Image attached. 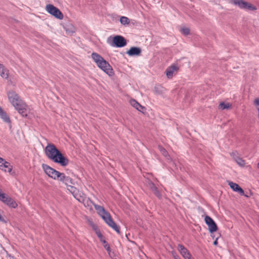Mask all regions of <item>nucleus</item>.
<instances>
[{
  "instance_id": "obj_1",
  "label": "nucleus",
  "mask_w": 259,
  "mask_h": 259,
  "mask_svg": "<svg viewBox=\"0 0 259 259\" xmlns=\"http://www.w3.org/2000/svg\"><path fill=\"white\" fill-rule=\"evenodd\" d=\"M70 193L78 201L82 202L84 206L89 209H91L92 205H94L95 209L98 214L102 218L105 222L111 228L114 230L118 234H120L119 227L112 220L110 214L102 206L95 204L89 198L86 197L85 195L76 188L70 187Z\"/></svg>"
},
{
  "instance_id": "obj_2",
  "label": "nucleus",
  "mask_w": 259,
  "mask_h": 259,
  "mask_svg": "<svg viewBox=\"0 0 259 259\" xmlns=\"http://www.w3.org/2000/svg\"><path fill=\"white\" fill-rule=\"evenodd\" d=\"M8 98L9 102L23 116L27 117L31 113V109L20 98L19 96L14 91L8 93Z\"/></svg>"
},
{
  "instance_id": "obj_3",
  "label": "nucleus",
  "mask_w": 259,
  "mask_h": 259,
  "mask_svg": "<svg viewBox=\"0 0 259 259\" xmlns=\"http://www.w3.org/2000/svg\"><path fill=\"white\" fill-rule=\"evenodd\" d=\"M45 152L48 158L53 162L59 163L62 166H66L68 164V159L63 156L54 144H48L45 148Z\"/></svg>"
},
{
  "instance_id": "obj_4",
  "label": "nucleus",
  "mask_w": 259,
  "mask_h": 259,
  "mask_svg": "<svg viewBox=\"0 0 259 259\" xmlns=\"http://www.w3.org/2000/svg\"><path fill=\"white\" fill-rule=\"evenodd\" d=\"M91 56L99 68L109 76L113 75L111 66L101 55L97 53H93Z\"/></svg>"
},
{
  "instance_id": "obj_5",
  "label": "nucleus",
  "mask_w": 259,
  "mask_h": 259,
  "mask_svg": "<svg viewBox=\"0 0 259 259\" xmlns=\"http://www.w3.org/2000/svg\"><path fill=\"white\" fill-rule=\"evenodd\" d=\"M42 168L45 171V174L50 178L54 180H59L62 172L56 170L53 168L50 167L46 164H42Z\"/></svg>"
},
{
  "instance_id": "obj_6",
  "label": "nucleus",
  "mask_w": 259,
  "mask_h": 259,
  "mask_svg": "<svg viewBox=\"0 0 259 259\" xmlns=\"http://www.w3.org/2000/svg\"><path fill=\"white\" fill-rule=\"evenodd\" d=\"M231 1L232 4L237 6L240 9L250 11H253L256 9L253 5L243 0H231Z\"/></svg>"
},
{
  "instance_id": "obj_7",
  "label": "nucleus",
  "mask_w": 259,
  "mask_h": 259,
  "mask_svg": "<svg viewBox=\"0 0 259 259\" xmlns=\"http://www.w3.org/2000/svg\"><path fill=\"white\" fill-rule=\"evenodd\" d=\"M46 11L59 19H62L63 15L61 12L56 7L52 5H47L46 7Z\"/></svg>"
},
{
  "instance_id": "obj_8",
  "label": "nucleus",
  "mask_w": 259,
  "mask_h": 259,
  "mask_svg": "<svg viewBox=\"0 0 259 259\" xmlns=\"http://www.w3.org/2000/svg\"><path fill=\"white\" fill-rule=\"evenodd\" d=\"M59 181L62 182L67 186V189L70 192L69 187L75 188V187L71 185L74 184L73 180L68 176H66L64 173H61L60 177L59 179Z\"/></svg>"
},
{
  "instance_id": "obj_9",
  "label": "nucleus",
  "mask_w": 259,
  "mask_h": 259,
  "mask_svg": "<svg viewBox=\"0 0 259 259\" xmlns=\"http://www.w3.org/2000/svg\"><path fill=\"white\" fill-rule=\"evenodd\" d=\"M204 221L210 233L215 232L217 230L218 227L215 223L210 217L206 215L204 218Z\"/></svg>"
},
{
  "instance_id": "obj_10",
  "label": "nucleus",
  "mask_w": 259,
  "mask_h": 259,
  "mask_svg": "<svg viewBox=\"0 0 259 259\" xmlns=\"http://www.w3.org/2000/svg\"><path fill=\"white\" fill-rule=\"evenodd\" d=\"M113 45L118 48H121L125 46L126 45V40L123 37L120 35H116L113 38L112 40Z\"/></svg>"
},
{
  "instance_id": "obj_11",
  "label": "nucleus",
  "mask_w": 259,
  "mask_h": 259,
  "mask_svg": "<svg viewBox=\"0 0 259 259\" xmlns=\"http://www.w3.org/2000/svg\"><path fill=\"white\" fill-rule=\"evenodd\" d=\"M178 249L185 259H194L190 252L183 245L179 244Z\"/></svg>"
},
{
  "instance_id": "obj_12",
  "label": "nucleus",
  "mask_w": 259,
  "mask_h": 259,
  "mask_svg": "<svg viewBox=\"0 0 259 259\" xmlns=\"http://www.w3.org/2000/svg\"><path fill=\"white\" fill-rule=\"evenodd\" d=\"M228 184L234 191L238 192L241 195H244L243 190L237 184L229 182Z\"/></svg>"
},
{
  "instance_id": "obj_13",
  "label": "nucleus",
  "mask_w": 259,
  "mask_h": 259,
  "mask_svg": "<svg viewBox=\"0 0 259 259\" xmlns=\"http://www.w3.org/2000/svg\"><path fill=\"white\" fill-rule=\"evenodd\" d=\"M9 72L8 69L6 68L3 64H0V76L5 79H7L9 81Z\"/></svg>"
},
{
  "instance_id": "obj_14",
  "label": "nucleus",
  "mask_w": 259,
  "mask_h": 259,
  "mask_svg": "<svg viewBox=\"0 0 259 259\" xmlns=\"http://www.w3.org/2000/svg\"><path fill=\"white\" fill-rule=\"evenodd\" d=\"M141 52V50L138 47H132L127 52V54L130 56H139Z\"/></svg>"
},
{
  "instance_id": "obj_15",
  "label": "nucleus",
  "mask_w": 259,
  "mask_h": 259,
  "mask_svg": "<svg viewBox=\"0 0 259 259\" xmlns=\"http://www.w3.org/2000/svg\"><path fill=\"white\" fill-rule=\"evenodd\" d=\"M178 68L176 65H172L166 69V74L168 78H172L174 74L176 72Z\"/></svg>"
},
{
  "instance_id": "obj_16",
  "label": "nucleus",
  "mask_w": 259,
  "mask_h": 259,
  "mask_svg": "<svg viewBox=\"0 0 259 259\" xmlns=\"http://www.w3.org/2000/svg\"><path fill=\"white\" fill-rule=\"evenodd\" d=\"M0 117L3 120L7 123L11 124V120L9 117L8 116L7 113L3 110L2 107L0 106Z\"/></svg>"
},
{
  "instance_id": "obj_17",
  "label": "nucleus",
  "mask_w": 259,
  "mask_h": 259,
  "mask_svg": "<svg viewBox=\"0 0 259 259\" xmlns=\"http://www.w3.org/2000/svg\"><path fill=\"white\" fill-rule=\"evenodd\" d=\"M131 105L138 111L142 112V109L144 108V107L141 106L139 103H138L135 100L131 99L130 101Z\"/></svg>"
},
{
  "instance_id": "obj_18",
  "label": "nucleus",
  "mask_w": 259,
  "mask_h": 259,
  "mask_svg": "<svg viewBox=\"0 0 259 259\" xmlns=\"http://www.w3.org/2000/svg\"><path fill=\"white\" fill-rule=\"evenodd\" d=\"M1 169L4 170L5 172H10L12 170V166H11L10 163L6 161L4 165L1 168Z\"/></svg>"
},
{
  "instance_id": "obj_19",
  "label": "nucleus",
  "mask_w": 259,
  "mask_h": 259,
  "mask_svg": "<svg viewBox=\"0 0 259 259\" xmlns=\"http://www.w3.org/2000/svg\"><path fill=\"white\" fill-rule=\"evenodd\" d=\"M234 161L241 167H243L245 165V161L240 157H234Z\"/></svg>"
},
{
  "instance_id": "obj_20",
  "label": "nucleus",
  "mask_w": 259,
  "mask_h": 259,
  "mask_svg": "<svg viewBox=\"0 0 259 259\" xmlns=\"http://www.w3.org/2000/svg\"><path fill=\"white\" fill-rule=\"evenodd\" d=\"M231 107V104L229 103L221 102L219 106V108L221 110L228 109Z\"/></svg>"
},
{
  "instance_id": "obj_21",
  "label": "nucleus",
  "mask_w": 259,
  "mask_h": 259,
  "mask_svg": "<svg viewBox=\"0 0 259 259\" xmlns=\"http://www.w3.org/2000/svg\"><path fill=\"white\" fill-rule=\"evenodd\" d=\"M120 22L123 25H128L130 23L129 19L125 16H122L120 18Z\"/></svg>"
},
{
  "instance_id": "obj_22",
  "label": "nucleus",
  "mask_w": 259,
  "mask_h": 259,
  "mask_svg": "<svg viewBox=\"0 0 259 259\" xmlns=\"http://www.w3.org/2000/svg\"><path fill=\"white\" fill-rule=\"evenodd\" d=\"M163 88L160 85L156 86L154 88V92L157 94H162L163 93Z\"/></svg>"
},
{
  "instance_id": "obj_23",
  "label": "nucleus",
  "mask_w": 259,
  "mask_h": 259,
  "mask_svg": "<svg viewBox=\"0 0 259 259\" xmlns=\"http://www.w3.org/2000/svg\"><path fill=\"white\" fill-rule=\"evenodd\" d=\"M180 31L182 33L185 35H187L190 33V29L188 27H183L181 28Z\"/></svg>"
},
{
  "instance_id": "obj_24",
  "label": "nucleus",
  "mask_w": 259,
  "mask_h": 259,
  "mask_svg": "<svg viewBox=\"0 0 259 259\" xmlns=\"http://www.w3.org/2000/svg\"><path fill=\"white\" fill-rule=\"evenodd\" d=\"M158 148H159V150H160V151L161 152V153H162V154L164 156H165L166 157L167 156H168V153L164 148H162L161 146H159Z\"/></svg>"
},
{
  "instance_id": "obj_25",
  "label": "nucleus",
  "mask_w": 259,
  "mask_h": 259,
  "mask_svg": "<svg viewBox=\"0 0 259 259\" xmlns=\"http://www.w3.org/2000/svg\"><path fill=\"white\" fill-rule=\"evenodd\" d=\"M254 104L258 112L259 118V98H256L254 101Z\"/></svg>"
},
{
  "instance_id": "obj_26",
  "label": "nucleus",
  "mask_w": 259,
  "mask_h": 259,
  "mask_svg": "<svg viewBox=\"0 0 259 259\" xmlns=\"http://www.w3.org/2000/svg\"><path fill=\"white\" fill-rule=\"evenodd\" d=\"M151 189L154 191L155 195H156L158 197H159V193L157 190V188L154 185H152V186H151Z\"/></svg>"
},
{
  "instance_id": "obj_27",
  "label": "nucleus",
  "mask_w": 259,
  "mask_h": 259,
  "mask_svg": "<svg viewBox=\"0 0 259 259\" xmlns=\"http://www.w3.org/2000/svg\"><path fill=\"white\" fill-rule=\"evenodd\" d=\"M96 233L97 236L100 239V240L103 238V236L102 235L101 232L98 229H97L96 230Z\"/></svg>"
},
{
  "instance_id": "obj_28",
  "label": "nucleus",
  "mask_w": 259,
  "mask_h": 259,
  "mask_svg": "<svg viewBox=\"0 0 259 259\" xmlns=\"http://www.w3.org/2000/svg\"><path fill=\"white\" fill-rule=\"evenodd\" d=\"M104 247L107 251L108 254L110 255L111 252L110 246L108 244H106L104 245Z\"/></svg>"
},
{
  "instance_id": "obj_29",
  "label": "nucleus",
  "mask_w": 259,
  "mask_h": 259,
  "mask_svg": "<svg viewBox=\"0 0 259 259\" xmlns=\"http://www.w3.org/2000/svg\"><path fill=\"white\" fill-rule=\"evenodd\" d=\"M70 27L71 30L70 31L68 30L67 29L66 30L67 33L70 34L74 32V29L72 25L69 26Z\"/></svg>"
},
{
  "instance_id": "obj_30",
  "label": "nucleus",
  "mask_w": 259,
  "mask_h": 259,
  "mask_svg": "<svg viewBox=\"0 0 259 259\" xmlns=\"http://www.w3.org/2000/svg\"><path fill=\"white\" fill-rule=\"evenodd\" d=\"M5 162L6 161H5V160L4 159L0 157V168L1 169L2 167V166H3V165H4Z\"/></svg>"
},
{
  "instance_id": "obj_31",
  "label": "nucleus",
  "mask_w": 259,
  "mask_h": 259,
  "mask_svg": "<svg viewBox=\"0 0 259 259\" xmlns=\"http://www.w3.org/2000/svg\"><path fill=\"white\" fill-rule=\"evenodd\" d=\"M231 156L232 157L233 159L234 160V157H239L238 156V153L236 152H233L230 153Z\"/></svg>"
},
{
  "instance_id": "obj_32",
  "label": "nucleus",
  "mask_w": 259,
  "mask_h": 259,
  "mask_svg": "<svg viewBox=\"0 0 259 259\" xmlns=\"http://www.w3.org/2000/svg\"><path fill=\"white\" fill-rule=\"evenodd\" d=\"M100 241L102 242L104 245L106 244H107L106 241L104 239V238L100 239Z\"/></svg>"
},
{
  "instance_id": "obj_33",
  "label": "nucleus",
  "mask_w": 259,
  "mask_h": 259,
  "mask_svg": "<svg viewBox=\"0 0 259 259\" xmlns=\"http://www.w3.org/2000/svg\"><path fill=\"white\" fill-rule=\"evenodd\" d=\"M217 238L215 239V240L213 242V244L216 245L217 244H218V241H217Z\"/></svg>"
},
{
  "instance_id": "obj_34",
  "label": "nucleus",
  "mask_w": 259,
  "mask_h": 259,
  "mask_svg": "<svg viewBox=\"0 0 259 259\" xmlns=\"http://www.w3.org/2000/svg\"><path fill=\"white\" fill-rule=\"evenodd\" d=\"M174 257H175V259H178L179 258V257L178 256L174 255Z\"/></svg>"
},
{
  "instance_id": "obj_35",
  "label": "nucleus",
  "mask_w": 259,
  "mask_h": 259,
  "mask_svg": "<svg viewBox=\"0 0 259 259\" xmlns=\"http://www.w3.org/2000/svg\"><path fill=\"white\" fill-rule=\"evenodd\" d=\"M257 166V168H259V162L258 163Z\"/></svg>"
}]
</instances>
